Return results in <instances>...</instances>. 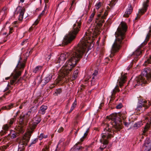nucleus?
Instances as JSON below:
<instances>
[{
  "instance_id": "603ef678",
  "label": "nucleus",
  "mask_w": 151,
  "mask_h": 151,
  "mask_svg": "<svg viewBox=\"0 0 151 151\" xmlns=\"http://www.w3.org/2000/svg\"><path fill=\"white\" fill-rule=\"evenodd\" d=\"M76 102L75 101L72 104V106H73L74 108L76 106Z\"/></svg>"
},
{
  "instance_id": "9d476101",
  "label": "nucleus",
  "mask_w": 151,
  "mask_h": 151,
  "mask_svg": "<svg viewBox=\"0 0 151 151\" xmlns=\"http://www.w3.org/2000/svg\"><path fill=\"white\" fill-rule=\"evenodd\" d=\"M41 117L39 116H37L34 119L33 122H30L29 123L30 129L25 134H30L31 136V134L33 132L34 129L36 128L37 125L41 121Z\"/></svg>"
},
{
  "instance_id": "aec40b11",
  "label": "nucleus",
  "mask_w": 151,
  "mask_h": 151,
  "mask_svg": "<svg viewBox=\"0 0 151 151\" xmlns=\"http://www.w3.org/2000/svg\"><path fill=\"white\" fill-rule=\"evenodd\" d=\"M18 9L20 11L18 20L21 22L23 19V15L25 10V9L24 8H22L20 6H18L16 10H17Z\"/></svg>"
},
{
  "instance_id": "473e14b6",
  "label": "nucleus",
  "mask_w": 151,
  "mask_h": 151,
  "mask_svg": "<svg viewBox=\"0 0 151 151\" xmlns=\"http://www.w3.org/2000/svg\"><path fill=\"white\" fill-rule=\"evenodd\" d=\"M145 65H147V63L148 64L151 63V55L150 56L149 58L147 59V60L145 62Z\"/></svg>"
},
{
  "instance_id": "e433bc0d",
  "label": "nucleus",
  "mask_w": 151,
  "mask_h": 151,
  "mask_svg": "<svg viewBox=\"0 0 151 151\" xmlns=\"http://www.w3.org/2000/svg\"><path fill=\"white\" fill-rule=\"evenodd\" d=\"M95 81V77L94 76H93L91 81V85H93L94 84Z\"/></svg>"
},
{
  "instance_id": "774afa93",
  "label": "nucleus",
  "mask_w": 151,
  "mask_h": 151,
  "mask_svg": "<svg viewBox=\"0 0 151 151\" xmlns=\"http://www.w3.org/2000/svg\"><path fill=\"white\" fill-rule=\"evenodd\" d=\"M148 34L151 35V30H149V32L148 33Z\"/></svg>"
},
{
  "instance_id": "0e129e2a",
  "label": "nucleus",
  "mask_w": 151,
  "mask_h": 151,
  "mask_svg": "<svg viewBox=\"0 0 151 151\" xmlns=\"http://www.w3.org/2000/svg\"><path fill=\"white\" fill-rule=\"evenodd\" d=\"M54 87H55V86H52V85H51L50 86L49 88L50 89H52V88H53Z\"/></svg>"
},
{
  "instance_id": "8fccbe9b",
  "label": "nucleus",
  "mask_w": 151,
  "mask_h": 151,
  "mask_svg": "<svg viewBox=\"0 0 151 151\" xmlns=\"http://www.w3.org/2000/svg\"><path fill=\"white\" fill-rule=\"evenodd\" d=\"M21 60V61L22 60V63H25V62L26 61V59H25V60H24V62H22V58L20 57V59H19V61L20 60Z\"/></svg>"
},
{
  "instance_id": "a211bd4d",
  "label": "nucleus",
  "mask_w": 151,
  "mask_h": 151,
  "mask_svg": "<svg viewBox=\"0 0 151 151\" xmlns=\"http://www.w3.org/2000/svg\"><path fill=\"white\" fill-rule=\"evenodd\" d=\"M78 144H81L80 142L76 143L70 150V151H82L85 148Z\"/></svg>"
},
{
  "instance_id": "de8ad7c7",
  "label": "nucleus",
  "mask_w": 151,
  "mask_h": 151,
  "mask_svg": "<svg viewBox=\"0 0 151 151\" xmlns=\"http://www.w3.org/2000/svg\"><path fill=\"white\" fill-rule=\"evenodd\" d=\"M27 71L26 70L25 73L23 76V78H24L25 79L27 78V76H26L27 75Z\"/></svg>"
},
{
  "instance_id": "4be33fe9",
  "label": "nucleus",
  "mask_w": 151,
  "mask_h": 151,
  "mask_svg": "<svg viewBox=\"0 0 151 151\" xmlns=\"http://www.w3.org/2000/svg\"><path fill=\"white\" fill-rule=\"evenodd\" d=\"M144 144L143 147L145 151H150L151 150V142H148L147 140H145Z\"/></svg>"
},
{
  "instance_id": "cd10ccee",
  "label": "nucleus",
  "mask_w": 151,
  "mask_h": 151,
  "mask_svg": "<svg viewBox=\"0 0 151 151\" xmlns=\"http://www.w3.org/2000/svg\"><path fill=\"white\" fill-rule=\"evenodd\" d=\"M14 104H11L7 106H3L1 108V109H10L13 107Z\"/></svg>"
},
{
  "instance_id": "72a5a7b5",
  "label": "nucleus",
  "mask_w": 151,
  "mask_h": 151,
  "mask_svg": "<svg viewBox=\"0 0 151 151\" xmlns=\"http://www.w3.org/2000/svg\"><path fill=\"white\" fill-rule=\"evenodd\" d=\"M102 3L101 2H99L98 3L96 4V8L97 9H99Z\"/></svg>"
},
{
  "instance_id": "393cba45",
  "label": "nucleus",
  "mask_w": 151,
  "mask_h": 151,
  "mask_svg": "<svg viewBox=\"0 0 151 151\" xmlns=\"http://www.w3.org/2000/svg\"><path fill=\"white\" fill-rule=\"evenodd\" d=\"M142 53V51L140 50L139 49H138L133 53V54L136 55L137 56H139Z\"/></svg>"
},
{
  "instance_id": "3c124183",
  "label": "nucleus",
  "mask_w": 151,
  "mask_h": 151,
  "mask_svg": "<svg viewBox=\"0 0 151 151\" xmlns=\"http://www.w3.org/2000/svg\"><path fill=\"white\" fill-rule=\"evenodd\" d=\"M8 147V146L6 145H3L2 146V148L4 150L6 149L7 147Z\"/></svg>"
},
{
  "instance_id": "ea45409f",
  "label": "nucleus",
  "mask_w": 151,
  "mask_h": 151,
  "mask_svg": "<svg viewBox=\"0 0 151 151\" xmlns=\"http://www.w3.org/2000/svg\"><path fill=\"white\" fill-rule=\"evenodd\" d=\"M95 14V12H93V13H92V14L90 16V18H91L93 19L94 17Z\"/></svg>"
},
{
  "instance_id": "2eb2a0df",
  "label": "nucleus",
  "mask_w": 151,
  "mask_h": 151,
  "mask_svg": "<svg viewBox=\"0 0 151 151\" xmlns=\"http://www.w3.org/2000/svg\"><path fill=\"white\" fill-rule=\"evenodd\" d=\"M52 73H50L43 79L40 78L39 82V84L41 83L42 86H44L50 81L52 79Z\"/></svg>"
},
{
  "instance_id": "09e8293b",
  "label": "nucleus",
  "mask_w": 151,
  "mask_h": 151,
  "mask_svg": "<svg viewBox=\"0 0 151 151\" xmlns=\"http://www.w3.org/2000/svg\"><path fill=\"white\" fill-rule=\"evenodd\" d=\"M125 126L126 127H128L129 125V124L126 122H124Z\"/></svg>"
},
{
  "instance_id": "c756f323",
  "label": "nucleus",
  "mask_w": 151,
  "mask_h": 151,
  "mask_svg": "<svg viewBox=\"0 0 151 151\" xmlns=\"http://www.w3.org/2000/svg\"><path fill=\"white\" fill-rule=\"evenodd\" d=\"M48 137V135H45L44 134L42 133L38 137V139L40 140H42L43 138H46Z\"/></svg>"
},
{
  "instance_id": "423d86ee",
  "label": "nucleus",
  "mask_w": 151,
  "mask_h": 151,
  "mask_svg": "<svg viewBox=\"0 0 151 151\" xmlns=\"http://www.w3.org/2000/svg\"><path fill=\"white\" fill-rule=\"evenodd\" d=\"M37 107H33L31 108L26 114L23 116H20L19 121V125L16 127L18 132L21 133H23L24 132V126L27 125L28 121L30 119V116L32 113H34L37 109Z\"/></svg>"
},
{
  "instance_id": "6e6d98bb",
  "label": "nucleus",
  "mask_w": 151,
  "mask_h": 151,
  "mask_svg": "<svg viewBox=\"0 0 151 151\" xmlns=\"http://www.w3.org/2000/svg\"><path fill=\"white\" fill-rule=\"evenodd\" d=\"M142 102V104H143L145 105H147V101H145V100L144 101H143V102Z\"/></svg>"
},
{
  "instance_id": "7c9ffc66",
  "label": "nucleus",
  "mask_w": 151,
  "mask_h": 151,
  "mask_svg": "<svg viewBox=\"0 0 151 151\" xmlns=\"http://www.w3.org/2000/svg\"><path fill=\"white\" fill-rule=\"evenodd\" d=\"M42 67L40 66H38L36 67L33 70V72L36 73L38 70H40L42 68Z\"/></svg>"
},
{
  "instance_id": "5fc2aeb1",
  "label": "nucleus",
  "mask_w": 151,
  "mask_h": 151,
  "mask_svg": "<svg viewBox=\"0 0 151 151\" xmlns=\"http://www.w3.org/2000/svg\"><path fill=\"white\" fill-rule=\"evenodd\" d=\"M92 20H93V19H92L91 18H90L89 19H88V23L89 24L90 23H91V22H92Z\"/></svg>"
},
{
  "instance_id": "49530a36",
  "label": "nucleus",
  "mask_w": 151,
  "mask_h": 151,
  "mask_svg": "<svg viewBox=\"0 0 151 151\" xmlns=\"http://www.w3.org/2000/svg\"><path fill=\"white\" fill-rule=\"evenodd\" d=\"M98 71L97 70H95L93 74V75L95 77L98 74Z\"/></svg>"
},
{
  "instance_id": "20e7f679",
  "label": "nucleus",
  "mask_w": 151,
  "mask_h": 151,
  "mask_svg": "<svg viewBox=\"0 0 151 151\" xmlns=\"http://www.w3.org/2000/svg\"><path fill=\"white\" fill-rule=\"evenodd\" d=\"M81 24L80 21L79 22H78L77 20L76 21V23L73 24L71 30L68 35L65 36L62 42L63 45H67L68 43H70L75 39L76 35L80 30Z\"/></svg>"
},
{
  "instance_id": "9b49d317",
  "label": "nucleus",
  "mask_w": 151,
  "mask_h": 151,
  "mask_svg": "<svg viewBox=\"0 0 151 151\" xmlns=\"http://www.w3.org/2000/svg\"><path fill=\"white\" fill-rule=\"evenodd\" d=\"M108 11L106 10L104 15L101 16V14H99L97 16V17L95 20V22L96 23L98 27H101L103 24L104 22V19L106 18V17L108 14Z\"/></svg>"
},
{
  "instance_id": "37998d69",
  "label": "nucleus",
  "mask_w": 151,
  "mask_h": 151,
  "mask_svg": "<svg viewBox=\"0 0 151 151\" xmlns=\"http://www.w3.org/2000/svg\"><path fill=\"white\" fill-rule=\"evenodd\" d=\"M10 92H11L10 91H9L8 92L5 93H4V95L3 96V97H5V96L6 95H7L9 93H10Z\"/></svg>"
},
{
  "instance_id": "dca6fc26",
  "label": "nucleus",
  "mask_w": 151,
  "mask_h": 151,
  "mask_svg": "<svg viewBox=\"0 0 151 151\" xmlns=\"http://www.w3.org/2000/svg\"><path fill=\"white\" fill-rule=\"evenodd\" d=\"M150 105L149 103L148 105H145L142 104V103H140L138 105L136 110L137 111H139L140 112H142L145 111L146 109H147Z\"/></svg>"
},
{
  "instance_id": "bb28decb",
  "label": "nucleus",
  "mask_w": 151,
  "mask_h": 151,
  "mask_svg": "<svg viewBox=\"0 0 151 151\" xmlns=\"http://www.w3.org/2000/svg\"><path fill=\"white\" fill-rule=\"evenodd\" d=\"M119 91V89L118 88V86L117 85H116L112 91L111 96H112V97L114 96L116 92L117 91Z\"/></svg>"
},
{
  "instance_id": "f257e3e1",
  "label": "nucleus",
  "mask_w": 151,
  "mask_h": 151,
  "mask_svg": "<svg viewBox=\"0 0 151 151\" xmlns=\"http://www.w3.org/2000/svg\"><path fill=\"white\" fill-rule=\"evenodd\" d=\"M99 31L95 29L92 32H90V34L91 37L87 36L83 37V41L79 43L77 46L75 47L70 53L61 54L58 58L57 63L62 64L66 59V57H68V65L64 68H62L60 70V75L65 76L68 75L70 71L72 70V68L74 67L76 64L82 58L87 48L89 47L92 42L91 37L94 38L99 33Z\"/></svg>"
},
{
  "instance_id": "c85d7f7f",
  "label": "nucleus",
  "mask_w": 151,
  "mask_h": 151,
  "mask_svg": "<svg viewBox=\"0 0 151 151\" xmlns=\"http://www.w3.org/2000/svg\"><path fill=\"white\" fill-rule=\"evenodd\" d=\"M150 36V34H148L146 37L145 40V41L142 43V45H145L146 43H147L148 41L149 40V38Z\"/></svg>"
},
{
  "instance_id": "4468645a",
  "label": "nucleus",
  "mask_w": 151,
  "mask_h": 151,
  "mask_svg": "<svg viewBox=\"0 0 151 151\" xmlns=\"http://www.w3.org/2000/svg\"><path fill=\"white\" fill-rule=\"evenodd\" d=\"M70 71L69 72H70ZM78 73V69H77L76 70H75L74 72V73L73 74V75L72 78H69V77H67V76H68L69 73L68 75H66L64 76H61L60 75V76L61 77V79L63 80V78L65 77V81L64 82L67 83L68 82H69L70 81H72L73 80H74L76 79L77 77V75ZM70 73V72H69Z\"/></svg>"
},
{
  "instance_id": "c9c22d12",
  "label": "nucleus",
  "mask_w": 151,
  "mask_h": 151,
  "mask_svg": "<svg viewBox=\"0 0 151 151\" xmlns=\"http://www.w3.org/2000/svg\"><path fill=\"white\" fill-rule=\"evenodd\" d=\"M123 106L121 103H120L118 105L116 106V108L117 109H121Z\"/></svg>"
},
{
  "instance_id": "6ab92c4d",
  "label": "nucleus",
  "mask_w": 151,
  "mask_h": 151,
  "mask_svg": "<svg viewBox=\"0 0 151 151\" xmlns=\"http://www.w3.org/2000/svg\"><path fill=\"white\" fill-rule=\"evenodd\" d=\"M100 142H101L103 144V145L102 146H101L100 147V150H101V151H100L99 150H99L98 151H102L105 148H106V150H109V148L110 147V146H108L106 147V145H108L109 143L108 140H104L101 141V139H100Z\"/></svg>"
},
{
  "instance_id": "7ed1b4c3",
  "label": "nucleus",
  "mask_w": 151,
  "mask_h": 151,
  "mask_svg": "<svg viewBox=\"0 0 151 151\" xmlns=\"http://www.w3.org/2000/svg\"><path fill=\"white\" fill-rule=\"evenodd\" d=\"M151 81V68H149L144 69L140 76L137 77L133 81V85L136 87L137 86L143 85Z\"/></svg>"
},
{
  "instance_id": "6e6552de",
  "label": "nucleus",
  "mask_w": 151,
  "mask_h": 151,
  "mask_svg": "<svg viewBox=\"0 0 151 151\" xmlns=\"http://www.w3.org/2000/svg\"><path fill=\"white\" fill-rule=\"evenodd\" d=\"M31 135L25 134L24 136L20 140L19 142L18 151H24V146H26L29 142Z\"/></svg>"
},
{
  "instance_id": "4d7b16f0",
  "label": "nucleus",
  "mask_w": 151,
  "mask_h": 151,
  "mask_svg": "<svg viewBox=\"0 0 151 151\" xmlns=\"http://www.w3.org/2000/svg\"><path fill=\"white\" fill-rule=\"evenodd\" d=\"M74 1H73L72 2V3L71 4V6H70V10H71L72 9V5L74 3Z\"/></svg>"
},
{
  "instance_id": "052dcab7",
  "label": "nucleus",
  "mask_w": 151,
  "mask_h": 151,
  "mask_svg": "<svg viewBox=\"0 0 151 151\" xmlns=\"http://www.w3.org/2000/svg\"><path fill=\"white\" fill-rule=\"evenodd\" d=\"M83 150H82V151H88L87 148V147H85Z\"/></svg>"
},
{
  "instance_id": "f3484780",
  "label": "nucleus",
  "mask_w": 151,
  "mask_h": 151,
  "mask_svg": "<svg viewBox=\"0 0 151 151\" xmlns=\"http://www.w3.org/2000/svg\"><path fill=\"white\" fill-rule=\"evenodd\" d=\"M127 74V73L124 74H123V73H121V78L118 80V82L120 86L121 87L126 81Z\"/></svg>"
},
{
  "instance_id": "a878e982",
  "label": "nucleus",
  "mask_w": 151,
  "mask_h": 151,
  "mask_svg": "<svg viewBox=\"0 0 151 151\" xmlns=\"http://www.w3.org/2000/svg\"><path fill=\"white\" fill-rule=\"evenodd\" d=\"M89 132V128H87L86 129V132L84 134V136L82 137L80 139V140L81 142L83 141L84 139L86 138V136L88 134Z\"/></svg>"
},
{
  "instance_id": "5701e85b",
  "label": "nucleus",
  "mask_w": 151,
  "mask_h": 151,
  "mask_svg": "<svg viewBox=\"0 0 151 151\" xmlns=\"http://www.w3.org/2000/svg\"><path fill=\"white\" fill-rule=\"evenodd\" d=\"M47 107L45 106H42L39 111V113L42 114H44L45 113V111L47 109Z\"/></svg>"
},
{
  "instance_id": "79ce46f5",
  "label": "nucleus",
  "mask_w": 151,
  "mask_h": 151,
  "mask_svg": "<svg viewBox=\"0 0 151 151\" xmlns=\"http://www.w3.org/2000/svg\"><path fill=\"white\" fill-rule=\"evenodd\" d=\"M45 14L44 10H43L42 12L39 15V17L40 18L42 17Z\"/></svg>"
},
{
  "instance_id": "e2e57ef3",
  "label": "nucleus",
  "mask_w": 151,
  "mask_h": 151,
  "mask_svg": "<svg viewBox=\"0 0 151 151\" xmlns=\"http://www.w3.org/2000/svg\"><path fill=\"white\" fill-rule=\"evenodd\" d=\"M83 90V88H80L78 89V91H80L81 92Z\"/></svg>"
},
{
  "instance_id": "13d9d810",
  "label": "nucleus",
  "mask_w": 151,
  "mask_h": 151,
  "mask_svg": "<svg viewBox=\"0 0 151 151\" xmlns=\"http://www.w3.org/2000/svg\"><path fill=\"white\" fill-rule=\"evenodd\" d=\"M27 42V40H24L21 43V45H23L24 44L25 42Z\"/></svg>"
},
{
  "instance_id": "f8f14e48",
  "label": "nucleus",
  "mask_w": 151,
  "mask_h": 151,
  "mask_svg": "<svg viewBox=\"0 0 151 151\" xmlns=\"http://www.w3.org/2000/svg\"><path fill=\"white\" fill-rule=\"evenodd\" d=\"M149 0H147L146 1L144 2L143 6L142 9H139L138 13L137 14V16L135 18V20H137L139 19L141 15L143 14L147 11V7L149 5Z\"/></svg>"
},
{
  "instance_id": "4c0bfd02",
  "label": "nucleus",
  "mask_w": 151,
  "mask_h": 151,
  "mask_svg": "<svg viewBox=\"0 0 151 151\" xmlns=\"http://www.w3.org/2000/svg\"><path fill=\"white\" fill-rule=\"evenodd\" d=\"M61 89L60 88L56 90V91L55 92V93L60 94L62 92Z\"/></svg>"
},
{
  "instance_id": "338daca9",
  "label": "nucleus",
  "mask_w": 151,
  "mask_h": 151,
  "mask_svg": "<svg viewBox=\"0 0 151 151\" xmlns=\"http://www.w3.org/2000/svg\"><path fill=\"white\" fill-rule=\"evenodd\" d=\"M81 86L82 87V88H83V90L85 88V86L84 85H82Z\"/></svg>"
},
{
  "instance_id": "b1692460",
  "label": "nucleus",
  "mask_w": 151,
  "mask_h": 151,
  "mask_svg": "<svg viewBox=\"0 0 151 151\" xmlns=\"http://www.w3.org/2000/svg\"><path fill=\"white\" fill-rule=\"evenodd\" d=\"M142 125V124L141 122H138L135 123L133 127L136 128V129H137L140 127Z\"/></svg>"
},
{
  "instance_id": "58836bf2",
  "label": "nucleus",
  "mask_w": 151,
  "mask_h": 151,
  "mask_svg": "<svg viewBox=\"0 0 151 151\" xmlns=\"http://www.w3.org/2000/svg\"><path fill=\"white\" fill-rule=\"evenodd\" d=\"M49 147L47 146L45 147V148L43 150V151H49Z\"/></svg>"
},
{
  "instance_id": "0eeeda50",
  "label": "nucleus",
  "mask_w": 151,
  "mask_h": 151,
  "mask_svg": "<svg viewBox=\"0 0 151 151\" xmlns=\"http://www.w3.org/2000/svg\"><path fill=\"white\" fill-rule=\"evenodd\" d=\"M117 114L116 113H113L111 114L109 116H107L106 118L109 120H111V124L112 125L113 128L115 129L113 130V131H119L122 129V121L120 120H116Z\"/></svg>"
},
{
  "instance_id": "2f4dec72",
  "label": "nucleus",
  "mask_w": 151,
  "mask_h": 151,
  "mask_svg": "<svg viewBox=\"0 0 151 151\" xmlns=\"http://www.w3.org/2000/svg\"><path fill=\"white\" fill-rule=\"evenodd\" d=\"M15 129L16 131V132L15 133H12V135H11V137L12 138H14L16 137H17V133L18 134H19L20 133H23L20 132H19L17 131L16 128H15Z\"/></svg>"
},
{
  "instance_id": "39448f33",
  "label": "nucleus",
  "mask_w": 151,
  "mask_h": 151,
  "mask_svg": "<svg viewBox=\"0 0 151 151\" xmlns=\"http://www.w3.org/2000/svg\"><path fill=\"white\" fill-rule=\"evenodd\" d=\"M22 60H20L18 61L16 68L14 71L13 73L11 74V76L12 78L10 80V83L12 85L14 83H16L19 82L21 80L25 79L23 77H21L17 80L18 78L21 75L25 67V63L22 62Z\"/></svg>"
},
{
  "instance_id": "1a4fd4ad",
  "label": "nucleus",
  "mask_w": 151,
  "mask_h": 151,
  "mask_svg": "<svg viewBox=\"0 0 151 151\" xmlns=\"http://www.w3.org/2000/svg\"><path fill=\"white\" fill-rule=\"evenodd\" d=\"M106 126L107 127L104 129V131L102 132L101 141L107 140L111 138L112 136L111 134L112 132L118 131H113V130L115 129L114 128L112 130V129L109 127V125L108 124H107Z\"/></svg>"
},
{
  "instance_id": "f704fd0d",
  "label": "nucleus",
  "mask_w": 151,
  "mask_h": 151,
  "mask_svg": "<svg viewBox=\"0 0 151 151\" xmlns=\"http://www.w3.org/2000/svg\"><path fill=\"white\" fill-rule=\"evenodd\" d=\"M38 138H36L32 142L30 143V145H29V147H30L32 145V144H35L38 141Z\"/></svg>"
},
{
  "instance_id": "f03ea898",
  "label": "nucleus",
  "mask_w": 151,
  "mask_h": 151,
  "mask_svg": "<svg viewBox=\"0 0 151 151\" xmlns=\"http://www.w3.org/2000/svg\"><path fill=\"white\" fill-rule=\"evenodd\" d=\"M121 24L122 27H118L115 33L116 39L111 49V53L110 56L111 58L114 56L115 53L119 51L120 47V45L123 43L122 40L125 37V34L127 30V25L123 22Z\"/></svg>"
},
{
  "instance_id": "a18cd8bd",
  "label": "nucleus",
  "mask_w": 151,
  "mask_h": 151,
  "mask_svg": "<svg viewBox=\"0 0 151 151\" xmlns=\"http://www.w3.org/2000/svg\"><path fill=\"white\" fill-rule=\"evenodd\" d=\"M35 27V26H34L33 25H32V26L29 28V32H31L33 30V28Z\"/></svg>"
},
{
  "instance_id": "ddd939ff",
  "label": "nucleus",
  "mask_w": 151,
  "mask_h": 151,
  "mask_svg": "<svg viewBox=\"0 0 151 151\" xmlns=\"http://www.w3.org/2000/svg\"><path fill=\"white\" fill-rule=\"evenodd\" d=\"M16 119V116H14V117L8 121V124L4 125L3 127V129L4 131H2L0 132V134L2 135L6 134L7 131L13 124L14 122L15 121Z\"/></svg>"
},
{
  "instance_id": "680f3d73",
  "label": "nucleus",
  "mask_w": 151,
  "mask_h": 151,
  "mask_svg": "<svg viewBox=\"0 0 151 151\" xmlns=\"http://www.w3.org/2000/svg\"><path fill=\"white\" fill-rule=\"evenodd\" d=\"M13 30V28H10V31H9V33H12V32H11V31H12Z\"/></svg>"
},
{
  "instance_id": "69168bd1",
  "label": "nucleus",
  "mask_w": 151,
  "mask_h": 151,
  "mask_svg": "<svg viewBox=\"0 0 151 151\" xmlns=\"http://www.w3.org/2000/svg\"><path fill=\"white\" fill-rule=\"evenodd\" d=\"M50 58H51V56H50V55L48 56L47 60H49L50 59Z\"/></svg>"
},
{
  "instance_id": "412c9836",
  "label": "nucleus",
  "mask_w": 151,
  "mask_h": 151,
  "mask_svg": "<svg viewBox=\"0 0 151 151\" xmlns=\"http://www.w3.org/2000/svg\"><path fill=\"white\" fill-rule=\"evenodd\" d=\"M133 10V8L131 4H129L128 7L127 9L124 14L123 15V17H128L129 16V15L132 12Z\"/></svg>"
},
{
  "instance_id": "c03bdc74",
  "label": "nucleus",
  "mask_w": 151,
  "mask_h": 151,
  "mask_svg": "<svg viewBox=\"0 0 151 151\" xmlns=\"http://www.w3.org/2000/svg\"><path fill=\"white\" fill-rule=\"evenodd\" d=\"M64 130V129L62 127H61L59 129H58V132L60 133L61 132L63 131Z\"/></svg>"
},
{
  "instance_id": "864d4df0",
  "label": "nucleus",
  "mask_w": 151,
  "mask_h": 151,
  "mask_svg": "<svg viewBox=\"0 0 151 151\" xmlns=\"http://www.w3.org/2000/svg\"><path fill=\"white\" fill-rule=\"evenodd\" d=\"M74 107H73V106H71V107L70 108V110L69 111V113H71L72 111L73 110V109H74Z\"/></svg>"
},
{
  "instance_id": "bf43d9fd",
  "label": "nucleus",
  "mask_w": 151,
  "mask_h": 151,
  "mask_svg": "<svg viewBox=\"0 0 151 151\" xmlns=\"http://www.w3.org/2000/svg\"><path fill=\"white\" fill-rule=\"evenodd\" d=\"M79 129V128H78L77 130L75 132V134L76 135L77 134L78 132Z\"/></svg>"
},
{
  "instance_id": "a19ab883",
  "label": "nucleus",
  "mask_w": 151,
  "mask_h": 151,
  "mask_svg": "<svg viewBox=\"0 0 151 151\" xmlns=\"http://www.w3.org/2000/svg\"><path fill=\"white\" fill-rule=\"evenodd\" d=\"M38 22L39 20L37 19L35 21L34 24L32 25H33L34 26L38 24Z\"/></svg>"
}]
</instances>
